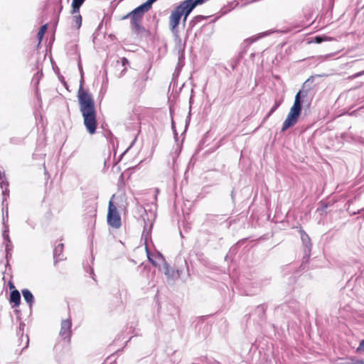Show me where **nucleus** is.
I'll return each instance as SVG.
<instances>
[{
    "mask_svg": "<svg viewBox=\"0 0 364 364\" xmlns=\"http://www.w3.org/2000/svg\"><path fill=\"white\" fill-rule=\"evenodd\" d=\"M85 0H73L72 7L73 11L72 14H77L80 11V7L84 3Z\"/></svg>",
    "mask_w": 364,
    "mask_h": 364,
    "instance_id": "nucleus-13",
    "label": "nucleus"
},
{
    "mask_svg": "<svg viewBox=\"0 0 364 364\" xmlns=\"http://www.w3.org/2000/svg\"><path fill=\"white\" fill-rule=\"evenodd\" d=\"M122 63H123V65H125V63H128V60L126 58H123L122 59Z\"/></svg>",
    "mask_w": 364,
    "mask_h": 364,
    "instance_id": "nucleus-24",
    "label": "nucleus"
},
{
    "mask_svg": "<svg viewBox=\"0 0 364 364\" xmlns=\"http://www.w3.org/2000/svg\"><path fill=\"white\" fill-rule=\"evenodd\" d=\"M6 218H8V210H6Z\"/></svg>",
    "mask_w": 364,
    "mask_h": 364,
    "instance_id": "nucleus-26",
    "label": "nucleus"
},
{
    "mask_svg": "<svg viewBox=\"0 0 364 364\" xmlns=\"http://www.w3.org/2000/svg\"><path fill=\"white\" fill-rule=\"evenodd\" d=\"M107 223L114 228H119L121 225V218L112 200L109 202Z\"/></svg>",
    "mask_w": 364,
    "mask_h": 364,
    "instance_id": "nucleus-5",
    "label": "nucleus"
},
{
    "mask_svg": "<svg viewBox=\"0 0 364 364\" xmlns=\"http://www.w3.org/2000/svg\"><path fill=\"white\" fill-rule=\"evenodd\" d=\"M172 128H173V129L174 130V124H173V122H172Z\"/></svg>",
    "mask_w": 364,
    "mask_h": 364,
    "instance_id": "nucleus-25",
    "label": "nucleus"
},
{
    "mask_svg": "<svg viewBox=\"0 0 364 364\" xmlns=\"http://www.w3.org/2000/svg\"><path fill=\"white\" fill-rule=\"evenodd\" d=\"M197 5H198V4L197 3L196 0H186L176 7L180 8L181 12L184 15V22L186 21L189 14Z\"/></svg>",
    "mask_w": 364,
    "mask_h": 364,
    "instance_id": "nucleus-7",
    "label": "nucleus"
},
{
    "mask_svg": "<svg viewBox=\"0 0 364 364\" xmlns=\"http://www.w3.org/2000/svg\"><path fill=\"white\" fill-rule=\"evenodd\" d=\"M71 327L72 321L70 318H67L62 321L59 335L63 341L68 344H70L71 340Z\"/></svg>",
    "mask_w": 364,
    "mask_h": 364,
    "instance_id": "nucleus-6",
    "label": "nucleus"
},
{
    "mask_svg": "<svg viewBox=\"0 0 364 364\" xmlns=\"http://www.w3.org/2000/svg\"><path fill=\"white\" fill-rule=\"evenodd\" d=\"M46 30H47V25L45 24V25L42 26L41 27L40 30L38 31L37 36H38V38L39 39L40 42L42 41Z\"/></svg>",
    "mask_w": 364,
    "mask_h": 364,
    "instance_id": "nucleus-16",
    "label": "nucleus"
},
{
    "mask_svg": "<svg viewBox=\"0 0 364 364\" xmlns=\"http://www.w3.org/2000/svg\"><path fill=\"white\" fill-rule=\"evenodd\" d=\"M77 100L83 124L87 132L93 135L96 133L97 127L95 101L92 94L83 88L82 82L77 91Z\"/></svg>",
    "mask_w": 364,
    "mask_h": 364,
    "instance_id": "nucleus-1",
    "label": "nucleus"
},
{
    "mask_svg": "<svg viewBox=\"0 0 364 364\" xmlns=\"http://www.w3.org/2000/svg\"><path fill=\"white\" fill-rule=\"evenodd\" d=\"M151 225H150L149 227L145 225L144 228V231H143L142 235L145 237L146 240L149 237V232L151 231Z\"/></svg>",
    "mask_w": 364,
    "mask_h": 364,
    "instance_id": "nucleus-18",
    "label": "nucleus"
},
{
    "mask_svg": "<svg viewBox=\"0 0 364 364\" xmlns=\"http://www.w3.org/2000/svg\"><path fill=\"white\" fill-rule=\"evenodd\" d=\"M22 294L25 301L30 305L33 302V296L28 289L22 290Z\"/></svg>",
    "mask_w": 364,
    "mask_h": 364,
    "instance_id": "nucleus-12",
    "label": "nucleus"
},
{
    "mask_svg": "<svg viewBox=\"0 0 364 364\" xmlns=\"http://www.w3.org/2000/svg\"><path fill=\"white\" fill-rule=\"evenodd\" d=\"M364 75V70L355 74L354 77H359Z\"/></svg>",
    "mask_w": 364,
    "mask_h": 364,
    "instance_id": "nucleus-23",
    "label": "nucleus"
},
{
    "mask_svg": "<svg viewBox=\"0 0 364 364\" xmlns=\"http://www.w3.org/2000/svg\"><path fill=\"white\" fill-rule=\"evenodd\" d=\"M301 92L299 91L296 95L294 105L282 124V132H285L296 124L301 112Z\"/></svg>",
    "mask_w": 364,
    "mask_h": 364,
    "instance_id": "nucleus-3",
    "label": "nucleus"
},
{
    "mask_svg": "<svg viewBox=\"0 0 364 364\" xmlns=\"http://www.w3.org/2000/svg\"><path fill=\"white\" fill-rule=\"evenodd\" d=\"M183 14L181 12L180 8H176L171 14L169 17V26L171 32L174 37L178 42H181V39L178 36V26L180 23V20Z\"/></svg>",
    "mask_w": 364,
    "mask_h": 364,
    "instance_id": "nucleus-4",
    "label": "nucleus"
},
{
    "mask_svg": "<svg viewBox=\"0 0 364 364\" xmlns=\"http://www.w3.org/2000/svg\"><path fill=\"white\" fill-rule=\"evenodd\" d=\"M63 244L59 243L56 245L53 250V259L55 264L60 260L63 259V255H62L63 251Z\"/></svg>",
    "mask_w": 364,
    "mask_h": 364,
    "instance_id": "nucleus-10",
    "label": "nucleus"
},
{
    "mask_svg": "<svg viewBox=\"0 0 364 364\" xmlns=\"http://www.w3.org/2000/svg\"><path fill=\"white\" fill-rule=\"evenodd\" d=\"M6 221L7 220H6L5 219V217L3 216V225H4V230H3V237L6 241H8L9 242H10V238H9V225L6 224Z\"/></svg>",
    "mask_w": 364,
    "mask_h": 364,
    "instance_id": "nucleus-14",
    "label": "nucleus"
},
{
    "mask_svg": "<svg viewBox=\"0 0 364 364\" xmlns=\"http://www.w3.org/2000/svg\"><path fill=\"white\" fill-rule=\"evenodd\" d=\"M11 303H14V306L17 307L20 305L21 302V295L18 290H14L10 294V299Z\"/></svg>",
    "mask_w": 364,
    "mask_h": 364,
    "instance_id": "nucleus-11",
    "label": "nucleus"
},
{
    "mask_svg": "<svg viewBox=\"0 0 364 364\" xmlns=\"http://www.w3.org/2000/svg\"><path fill=\"white\" fill-rule=\"evenodd\" d=\"M11 249H12L11 241L10 240V242H9L8 241H6L5 242V250L6 252V257L9 256V252L11 250Z\"/></svg>",
    "mask_w": 364,
    "mask_h": 364,
    "instance_id": "nucleus-19",
    "label": "nucleus"
},
{
    "mask_svg": "<svg viewBox=\"0 0 364 364\" xmlns=\"http://www.w3.org/2000/svg\"><path fill=\"white\" fill-rule=\"evenodd\" d=\"M301 238L304 245V258L308 259L310 257V252L311 250V240L309 235L303 230L300 231Z\"/></svg>",
    "mask_w": 364,
    "mask_h": 364,
    "instance_id": "nucleus-9",
    "label": "nucleus"
},
{
    "mask_svg": "<svg viewBox=\"0 0 364 364\" xmlns=\"http://www.w3.org/2000/svg\"><path fill=\"white\" fill-rule=\"evenodd\" d=\"M156 1L147 0L145 3L136 7L122 18L123 19L131 18V28L134 33L141 35L146 31L145 28L141 26V21L144 14L151 8L152 4Z\"/></svg>",
    "mask_w": 364,
    "mask_h": 364,
    "instance_id": "nucleus-2",
    "label": "nucleus"
},
{
    "mask_svg": "<svg viewBox=\"0 0 364 364\" xmlns=\"http://www.w3.org/2000/svg\"><path fill=\"white\" fill-rule=\"evenodd\" d=\"M0 186L1 188L3 189L2 193L4 196H5L6 192L8 191L7 186H9V183L6 181L4 174L1 175V179L0 180Z\"/></svg>",
    "mask_w": 364,
    "mask_h": 364,
    "instance_id": "nucleus-15",
    "label": "nucleus"
},
{
    "mask_svg": "<svg viewBox=\"0 0 364 364\" xmlns=\"http://www.w3.org/2000/svg\"><path fill=\"white\" fill-rule=\"evenodd\" d=\"M146 251L147 253V257L149 260L151 262V263L156 267H159L158 271H161L160 266L161 265H166L165 259L163 257L162 255L160 253L157 254H151L149 251L147 247H146Z\"/></svg>",
    "mask_w": 364,
    "mask_h": 364,
    "instance_id": "nucleus-8",
    "label": "nucleus"
},
{
    "mask_svg": "<svg viewBox=\"0 0 364 364\" xmlns=\"http://www.w3.org/2000/svg\"><path fill=\"white\" fill-rule=\"evenodd\" d=\"M364 351V339L362 340L360 343L358 348H357V351Z\"/></svg>",
    "mask_w": 364,
    "mask_h": 364,
    "instance_id": "nucleus-22",
    "label": "nucleus"
},
{
    "mask_svg": "<svg viewBox=\"0 0 364 364\" xmlns=\"http://www.w3.org/2000/svg\"><path fill=\"white\" fill-rule=\"evenodd\" d=\"M279 106V103H275V105L271 108L267 115L264 117L263 122L266 121L278 108Z\"/></svg>",
    "mask_w": 364,
    "mask_h": 364,
    "instance_id": "nucleus-17",
    "label": "nucleus"
},
{
    "mask_svg": "<svg viewBox=\"0 0 364 364\" xmlns=\"http://www.w3.org/2000/svg\"><path fill=\"white\" fill-rule=\"evenodd\" d=\"M75 21L76 25L77 26V28H80L82 24V17L80 14L75 16Z\"/></svg>",
    "mask_w": 364,
    "mask_h": 364,
    "instance_id": "nucleus-21",
    "label": "nucleus"
},
{
    "mask_svg": "<svg viewBox=\"0 0 364 364\" xmlns=\"http://www.w3.org/2000/svg\"><path fill=\"white\" fill-rule=\"evenodd\" d=\"M330 40V38H328V37H321V36H316L315 37V42L317 43H321V42L323 41H328Z\"/></svg>",
    "mask_w": 364,
    "mask_h": 364,
    "instance_id": "nucleus-20",
    "label": "nucleus"
}]
</instances>
